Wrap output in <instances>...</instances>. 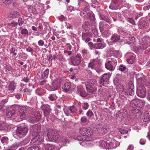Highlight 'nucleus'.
Here are the masks:
<instances>
[{"instance_id":"obj_1","label":"nucleus","mask_w":150,"mask_h":150,"mask_svg":"<svg viewBox=\"0 0 150 150\" xmlns=\"http://www.w3.org/2000/svg\"><path fill=\"white\" fill-rule=\"evenodd\" d=\"M28 131L27 127L20 126L17 127L16 132L13 133V135L15 138L18 139L25 136Z\"/></svg>"},{"instance_id":"obj_2","label":"nucleus","mask_w":150,"mask_h":150,"mask_svg":"<svg viewBox=\"0 0 150 150\" xmlns=\"http://www.w3.org/2000/svg\"><path fill=\"white\" fill-rule=\"evenodd\" d=\"M100 145L106 149H113L119 146L120 145V143L115 140H112L111 142L108 143L102 140L100 141Z\"/></svg>"},{"instance_id":"obj_3","label":"nucleus","mask_w":150,"mask_h":150,"mask_svg":"<svg viewBox=\"0 0 150 150\" xmlns=\"http://www.w3.org/2000/svg\"><path fill=\"white\" fill-rule=\"evenodd\" d=\"M48 140L50 142H55L57 141L59 137L57 131L52 128H49L47 131Z\"/></svg>"},{"instance_id":"obj_4","label":"nucleus","mask_w":150,"mask_h":150,"mask_svg":"<svg viewBox=\"0 0 150 150\" xmlns=\"http://www.w3.org/2000/svg\"><path fill=\"white\" fill-rule=\"evenodd\" d=\"M100 67V64L98 60H93L88 64V67L95 70L98 73L101 71Z\"/></svg>"},{"instance_id":"obj_5","label":"nucleus","mask_w":150,"mask_h":150,"mask_svg":"<svg viewBox=\"0 0 150 150\" xmlns=\"http://www.w3.org/2000/svg\"><path fill=\"white\" fill-rule=\"evenodd\" d=\"M111 76V74L109 73L105 74L103 75L102 77L99 81V86L101 87L103 86H107L105 85L109 83V79Z\"/></svg>"},{"instance_id":"obj_6","label":"nucleus","mask_w":150,"mask_h":150,"mask_svg":"<svg viewBox=\"0 0 150 150\" xmlns=\"http://www.w3.org/2000/svg\"><path fill=\"white\" fill-rule=\"evenodd\" d=\"M79 130L80 134L84 136H90L93 133V130L90 127H81Z\"/></svg>"},{"instance_id":"obj_7","label":"nucleus","mask_w":150,"mask_h":150,"mask_svg":"<svg viewBox=\"0 0 150 150\" xmlns=\"http://www.w3.org/2000/svg\"><path fill=\"white\" fill-rule=\"evenodd\" d=\"M116 89L119 93L120 96L123 99L127 98V94L125 92L124 86L120 84L116 86Z\"/></svg>"},{"instance_id":"obj_8","label":"nucleus","mask_w":150,"mask_h":150,"mask_svg":"<svg viewBox=\"0 0 150 150\" xmlns=\"http://www.w3.org/2000/svg\"><path fill=\"white\" fill-rule=\"evenodd\" d=\"M137 94L138 96L142 98H144L146 96V91L144 86L140 85L137 87Z\"/></svg>"},{"instance_id":"obj_9","label":"nucleus","mask_w":150,"mask_h":150,"mask_svg":"<svg viewBox=\"0 0 150 150\" xmlns=\"http://www.w3.org/2000/svg\"><path fill=\"white\" fill-rule=\"evenodd\" d=\"M42 132L38 133V134L35 137L33 138L31 142V143L34 145L39 144L40 142L43 141L44 138V136L40 135L43 134Z\"/></svg>"},{"instance_id":"obj_10","label":"nucleus","mask_w":150,"mask_h":150,"mask_svg":"<svg viewBox=\"0 0 150 150\" xmlns=\"http://www.w3.org/2000/svg\"><path fill=\"white\" fill-rule=\"evenodd\" d=\"M95 83V81L94 79H92L89 81L88 84L86 86V89L88 92L92 93L96 91V88L92 87Z\"/></svg>"},{"instance_id":"obj_11","label":"nucleus","mask_w":150,"mask_h":150,"mask_svg":"<svg viewBox=\"0 0 150 150\" xmlns=\"http://www.w3.org/2000/svg\"><path fill=\"white\" fill-rule=\"evenodd\" d=\"M81 56L77 54L76 56H72L71 57L72 64L76 66L80 64Z\"/></svg>"},{"instance_id":"obj_12","label":"nucleus","mask_w":150,"mask_h":150,"mask_svg":"<svg viewBox=\"0 0 150 150\" xmlns=\"http://www.w3.org/2000/svg\"><path fill=\"white\" fill-rule=\"evenodd\" d=\"M19 108L18 105H15L10 108L9 110H7V116L8 118L13 116L15 114V110H16Z\"/></svg>"},{"instance_id":"obj_13","label":"nucleus","mask_w":150,"mask_h":150,"mask_svg":"<svg viewBox=\"0 0 150 150\" xmlns=\"http://www.w3.org/2000/svg\"><path fill=\"white\" fill-rule=\"evenodd\" d=\"M75 140L81 142H79V143L82 146H86L89 142L82 136H79L77 137Z\"/></svg>"},{"instance_id":"obj_14","label":"nucleus","mask_w":150,"mask_h":150,"mask_svg":"<svg viewBox=\"0 0 150 150\" xmlns=\"http://www.w3.org/2000/svg\"><path fill=\"white\" fill-rule=\"evenodd\" d=\"M41 107L45 116H47L50 113L52 109L49 105H42Z\"/></svg>"},{"instance_id":"obj_15","label":"nucleus","mask_w":150,"mask_h":150,"mask_svg":"<svg viewBox=\"0 0 150 150\" xmlns=\"http://www.w3.org/2000/svg\"><path fill=\"white\" fill-rule=\"evenodd\" d=\"M109 130L108 127L105 125L101 126L100 127L97 129V131L98 133L101 134H104L107 133Z\"/></svg>"},{"instance_id":"obj_16","label":"nucleus","mask_w":150,"mask_h":150,"mask_svg":"<svg viewBox=\"0 0 150 150\" xmlns=\"http://www.w3.org/2000/svg\"><path fill=\"white\" fill-rule=\"evenodd\" d=\"M77 93L80 96L83 97H85L87 95L84 88L81 86H78L77 88Z\"/></svg>"},{"instance_id":"obj_17","label":"nucleus","mask_w":150,"mask_h":150,"mask_svg":"<svg viewBox=\"0 0 150 150\" xmlns=\"http://www.w3.org/2000/svg\"><path fill=\"white\" fill-rule=\"evenodd\" d=\"M107 27V29H109L110 28L108 24H105L103 22H101L99 24V28L100 32L102 33H103V34L105 36H108L109 35H107L106 34V32L103 33V28L105 27Z\"/></svg>"},{"instance_id":"obj_18","label":"nucleus","mask_w":150,"mask_h":150,"mask_svg":"<svg viewBox=\"0 0 150 150\" xmlns=\"http://www.w3.org/2000/svg\"><path fill=\"white\" fill-rule=\"evenodd\" d=\"M148 44L146 41H142L139 43V45L138 47H135L137 49V51H139L140 50H145L147 48Z\"/></svg>"},{"instance_id":"obj_19","label":"nucleus","mask_w":150,"mask_h":150,"mask_svg":"<svg viewBox=\"0 0 150 150\" xmlns=\"http://www.w3.org/2000/svg\"><path fill=\"white\" fill-rule=\"evenodd\" d=\"M40 126L39 125H33L32 127L31 130L33 135L37 134L40 131Z\"/></svg>"},{"instance_id":"obj_20","label":"nucleus","mask_w":150,"mask_h":150,"mask_svg":"<svg viewBox=\"0 0 150 150\" xmlns=\"http://www.w3.org/2000/svg\"><path fill=\"white\" fill-rule=\"evenodd\" d=\"M11 127L8 124L1 122L0 123V129L2 130H8L11 129Z\"/></svg>"},{"instance_id":"obj_21","label":"nucleus","mask_w":150,"mask_h":150,"mask_svg":"<svg viewBox=\"0 0 150 150\" xmlns=\"http://www.w3.org/2000/svg\"><path fill=\"white\" fill-rule=\"evenodd\" d=\"M143 119L146 123H149L150 121V113L147 111L145 112L143 117Z\"/></svg>"},{"instance_id":"obj_22","label":"nucleus","mask_w":150,"mask_h":150,"mask_svg":"<svg viewBox=\"0 0 150 150\" xmlns=\"http://www.w3.org/2000/svg\"><path fill=\"white\" fill-rule=\"evenodd\" d=\"M120 36L119 35L116 34H113L110 38V40L112 42L114 43L120 40Z\"/></svg>"},{"instance_id":"obj_23","label":"nucleus","mask_w":150,"mask_h":150,"mask_svg":"<svg viewBox=\"0 0 150 150\" xmlns=\"http://www.w3.org/2000/svg\"><path fill=\"white\" fill-rule=\"evenodd\" d=\"M139 25L141 29L146 28L148 27V25L146 22L144 20H141L139 22Z\"/></svg>"},{"instance_id":"obj_24","label":"nucleus","mask_w":150,"mask_h":150,"mask_svg":"<svg viewBox=\"0 0 150 150\" xmlns=\"http://www.w3.org/2000/svg\"><path fill=\"white\" fill-rule=\"evenodd\" d=\"M106 63L105 64V67L106 69L109 70L111 71H113L114 69V65L111 63L107 61H106Z\"/></svg>"},{"instance_id":"obj_25","label":"nucleus","mask_w":150,"mask_h":150,"mask_svg":"<svg viewBox=\"0 0 150 150\" xmlns=\"http://www.w3.org/2000/svg\"><path fill=\"white\" fill-rule=\"evenodd\" d=\"M19 115L21 118L23 120L25 119L26 117L27 112L25 108H24L20 111Z\"/></svg>"},{"instance_id":"obj_26","label":"nucleus","mask_w":150,"mask_h":150,"mask_svg":"<svg viewBox=\"0 0 150 150\" xmlns=\"http://www.w3.org/2000/svg\"><path fill=\"white\" fill-rule=\"evenodd\" d=\"M59 141L60 143V144L62 145L61 146H64L66 145L67 143H68L69 141L68 139H67L65 137H62L59 139Z\"/></svg>"},{"instance_id":"obj_27","label":"nucleus","mask_w":150,"mask_h":150,"mask_svg":"<svg viewBox=\"0 0 150 150\" xmlns=\"http://www.w3.org/2000/svg\"><path fill=\"white\" fill-rule=\"evenodd\" d=\"M71 87V85L69 82H67L64 84L62 87L63 90L65 92L68 91Z\"/></svg>"},{"instance_id":"obj_28","label":"nucleus","mask_w":150,"mask_h":150,"mask_svg":"<svg viewBox=\"0 0 150 150\" xmlns=\"http://www.w3.org/2000/svg\"><path fill=\"white\" fill-rule=\"evenodd\" d=\"M16 85L14 81L11 82L8 86V90L11 92L13 91L16 88Z\"/></svg>"},{"instance_id":"obj_29","label":"nucleus","mask_w":150,"mask_h":150,"mask_svg":"<svg viewBox=\"0 0 150 150\" xmlns=\"http://www.w3.org/2000/svg\"><path fill=\"white\" fill-rule=\"evenodd\" d=\"M136 100L137 101V107L142 108L145 104V102L144 100L139 99H136Z\"/></svg>"},{"instance_id":"obj_30","label":"nucleus","mask_w":150,"mask_h":150,"mask_svg":"<svg viewBox=\"0 0 150 150\" xmlns=\"http://www.w3.org/2000/svg\"><path fill=\"white\" fill-rule=\"evenodd\" d=\"M19 13L17 11H12L10 14L9 17L10 18H15L19 16Z\"/></svg>"},{"instance_id":"obj_31","label":"nucleus","mask_w":150,"mask_h":150,"mask_svg":"<svg viewBox=\"0 0 150 150\" xmlns=\"http://www.w3.org/2000/svg\"><path fill=\"white\" fill-rule=\"evenodd\" d=\"M105 46V45L103 44V42H102L96 43L94 45V47L96 49H102L104 48Z\"/></svg>"},{"instance_id":"obj_32","label":"nucleus","mask_w":150,"mask_h":150,"mask_svg":"<svg viewBox=\"0 0 150 150\" xmlns=\"http://www.w3.org/2000/svg\"><path fill=\"white\" fill-rule=\"evenodd\" d=\"M45 90L42 88L37 89L35 91V93L36 94L39 95H42L45 93Z\"/></svg>"},{"instance_id":"obj_33","label":"nucleus","mask_w":150,"mask_h":150,"mask_svg":"<svg viewBox=\"0 0 150 150\" xmlns=\"http://www.w3.org/2000/svg\"><path fill=\"white\" fill-rule=\"evenodd\" d=\"M100 18L101 20L106 21L110 24L111 23V21L110 20V19L108 17L105 16L104 15H101Z\"/></svg>"},{"instance_id":"obj_34","label":"nucleus","mask_w":150,"mask_h":150,"mask_svg":"<svg viewBox=\"0 0 150 150\" xmlns=\"http://www.w3.org/2000/svg\"><path fill=\"white\" fill-rule=\"evenodd\" d=\"M135 61V57L133 56H130L128 58L127 61L128 63L129 64H132Z\"/></svg>"},{"instance_id":"obj_35","label":"nucleus","mask_w":150,"mask_h":150,"mask_svg":"<svg viewBox=\"0 0 150 150\" xmlns=\"http://www.w3.org/2000/svg\"><path fill=\"white\" fill-rule=\"evenodd\" d=\"M137 102L136 99L132 100L130 103V106L134 108H135L137 107Z\"/></svg>"},{"instance_id":"obj_36","label":"nucleus","mask_w":150,"mask_h":150,"mask_svg":"<svg viewBox=\"0 0 150 150\" xmlns=\"http://www.w3.org/2000/svg\"><path fill=\"white\" fill-rule=\"evenodd\" d=\"M49 73V69H46L44 71L42 75V77L43 79L47 78L48 76Z\"/></svg>"},{"instance_id":"obj_37","label":"nucleus","mask_w":150,"mask_h":150,"mask_svg":"<svg viewBox=\"0 0 150 150\" xmlns=\"http://www.w3.org/2000/svg\"><path fill=\"white\" fill-rule=\"evenodd\" d=\"M120 16L121 15L120 14L116 13H115L113 16H112V17L113 19V21H116L120 19Z\"/></svg>"},{"instance_id":"obj_38","label":"nucleus","mask_w":150,"mask_h":150,"mask_svg":"<svg viewBox=\"0 0 150 150\" xmlns=\"http://www.w3.org/2000/svg\"><path fill=\"white\" fill-rule=\"evenodd\" d=\"M39 120L40 117L39 116V117L36 119L35 118V117H33L30 119L28 120V121L30 123H35V122L39 121Z\"/></svg>"},{"instance_id":"obj_39","label":"nucleus","mask_w":150,"mask_h":150,"mask_svg":"<svg viewBox=\"0 0 150 150\" xmlns=\"http://www.w3.org/2000/svg\"><path fill=\"white\" fill-rule=\"evenodd\" d=\"M90 35L88 31H86L83 32L82 33V38L83 40H84L86 38Z\"/></svg>"},{"instance_id":"obj_40","label":"nucleus","mask_w":150,"mask_h":150,"mask_svg":"<svg viewBox=\"0 0 150 150\" xmlns=\"http://www.w3.org/2000/svg\"><path fill=\"white\" fill-rule=\"evenodd\" d=\"M106 61L109 62L113 64H114L115 65H116V60L114 58H109L107 59Z\"/></svg>"},{"instance_id":"obj_41","label":"nucleus","mask_w":150,"mask_h":150,"mask_svg":"<svg viewBox=\"0 0 150 150\" xmlns=\"http://www.w3.org/2000/svg\"><path fill=\"white\" fill-rule=\"evenodd\" d=\"M81 121L83 123H88L89 122V120H88L85 117H83L81 118Z\"/></svg>"},{"instance_id":"obj_42","label":"nucleus","mask_w":150,"mask_h":150,"mask_svg":"<svg viewBox=\"0 0 150 150\" xmlns=\"http://www.w3.org/2000/svg\"><path fill=\"white\" fill-rule=\"evenodd\" d=\"M70 112L71 113H76L77 111V109L74 106H71L69 108Z\"/></svg>"},{"instance_id":"obj_43","label":"nucleus","mask_w":150,"mask_h":150,"mask_svg":"<svg viewBox=\"0 0 150 150\" xmlns=\"http://www.w3.org/2000/svg\"><path fill=\"white\" fill-rule=\"evenodd\" d=\"M64 112L66 114V115L67 116L69 115L70 112V111L69 110V108H65L64 109Z\"/></svg>"},{"instance_id":"obj_44","label":"nucleus","mask_w":150,"mask_h":150,"mask_svg":"<svg viewBox=\"0 0 150 150\" xmlns=\"http://www.w3.org/2000/svg\"><path fill=\"white\" fill-rule=\"evenodd\" d=\"M86 115L90 118L92 116L94 115L93 112L90 110H88L86 113Z\"/></svg>"},{"instance_id":"obj_45","label":"nucleus","mask_w":150,"mask_h":150,"mask_svg":"<svg viewBox=\"0 0 150 150\" xmlns=\"http://www.w3.org/2000/svg\"><path fill=\"white\" fill-rule=\"evenodd\" d=\"M42 115L40 114V113L39 112H36L35 113L34 115V117H35V118L36 119L38 118L39 117V116L40 117V118H41Z\"/></svg>"},{"instance_id":"obj_46","label":"nucleus","mask_w":150,"mask_h":150,"mask_svg":"<svg viewBox=\"0 0 150 150\" xmlns=\"http://www.w3.org/2000/svg\"><path fill=\"white\" fill-rule=\"evenodd\" d=\"M131 88L130 89V90L129 92V95L130 96H132L133 95V93L134 92L133 91V87L134 86L133 84H131Z\"/></svg>"},{"instance_id":"obj_47","label":"nucleus","mask_w":150,"mask_h":150,"mask_svg":"<svg viewBox=\"0 0 150 150\" xmlns=\"http://www.w3.org/2000/svg\"><path fill=\"white\" fill-rule=\"evenodd\" d=\"M27 150H39V148L37 146H32L29 147Z\"/></svg>"},{"instance_id":"obj_48","label":"nucleus","mask_w":150,"mask_h":150,"mask_svg":"<svg viewBox=\"0 0 150 150\" xmlns=\"http://www.w3.org/2000/svg\"><path fill=\"white\" fill-rule=\"evenodd\" d=\"M8 140V139L7 137H3L1 139V142L2 143L4 144H5L6 143Z\"/></svg>"},{"instance_id":"obj_49","label":"nucleus","mask_w":150,"mask_h":150,"mask_svg":"<svg viewBox=\"0 0 150 150\" xmlns=\"http://www.w3.org/2000/svg\"><path fill=\"white\" fill-rule=\"evenodd\" d=\"M127 20L128 22H129L131 23L133 25L135 24V21L132 18H127Z\"/></svg>"},{"instance_id":"obj_50","label":"nucleus","mask_w":150,"mask_h":150,"mask_svg":"<svg viewBox=\"0 0 150 150\" xmlns=\"http://www.w3.org/2000/svg\"><path fill=\"white\" fill-rule=\"evenodd\" d=\"M24 23V22L23 21L22 18H19L18 20V24L19 26H21Z\"/></svg>"},{"instance_id":"obj_51","label":"nucleus","mask_w":150,"mask_h":150,"mask_svg":"<svg viewBox=\"0 0 150 150\" xmlns=\"http://www.w3.org/2000/svg\"><path fill=\"white\" fill-rule=\"evenodd\" d=\"M18 23L14 21H13L9 23V25L12 27H15L17 25Z\"/></svg>"},{"instance_id":"obj_52","label":"nucleus","mask_w":150,"mask_h":150,"mask_svg":"<svg viewBox=\"0 0 150 150\" xmlns=\"http://www.w3.org/2000/svg\"><path fill=\"white\" fill-rule=\"evenodd\" d=\"M21 33L23 35H27L28 33V30L26 29H23L21 31Z\"/></svg>"},{"instance_id":"obj_53","label":"nucleus","mask_w":150,"mask_h":150,"mask_svg":"<svg viewBox=\"0 0 150 150\" xmlns=\"http://www.w3.org/2000/svg\"><path fill=\"white\" fill-rule=\"evenodd\" d=\"M126 69V68L125 66L123 65H120L119 67V70L121 71H124Z\"/></svg>"},{"instance_id":"obj_54","label":"nucleus","mask_w":150,"mask_h":150,"mask_svg":"<svg viewBox=\"0 0 150 150\" xmlns=\"http://www.w3.org/2000/svg\"><path fill=\"white\" fill-rule=\"evenodd\" d=\"M88 107V105L87 103H83L82 105V108L83 109L86 110L87 109Z\"/></svg>"},{"instance_id":"obj_55","label":"nucleus","mask_w":150,"mask_h":150,"mask_svg":"<svg viewBox=\"0 0 150 150\" xmlns=\"http://www.w3.org/2000/svg\"><path fill=\"white\" fill-rule=\"evenodd\" d=\"M47 59L49 61L52 62L53 59V56L51 54H50L47 56Z\"/></svg>"},{"instance_id":"obj_56","label":"nucleus","mask_w":150,"mask_h":150,"mask_svg":"<svg viewBox=\"0 0 150 150\" xmlns=\"http://www.w3.org/2000/svg\"><path fill=\"white\" fill-rule=\"evenodd\" d=\"M65 18H66L62 15L59 16L58 17V19L61 21H63L65 20Z\"/></svg>"},{"instance_id":"obj_57","label":"nucleus","mask_w":150,"mask_h":150,"mask_svg":"<svg viewBox=\"0 0 150 150\" xmlns=\"http://www.w3.org/2000/svg\"><path fill=\"white\" fill-rule=\"evenodd\" d=\"M47 146L48 148V150H53L55 148V146H53L50 144H49Z\"/></svg>"},{"instance_id":"obj_58","label":"nucleus","mask_w":150,"mask_h":150,"mask_svg":"<svg viewBox=\"0 0 150 150\" xmlns=\"http://www.w3.org/2000/svg\"><path fill=\"white\" fill-rule=\"evenodd\" d=\"M49 145V144H42V148L43 150H48V147L47 146H47V145Z\"/></svg>"},{"instance_id":"obj_59","label":"nucleus","mask_w":150,"mask_h":150,"mask_svg":"<svg viewBox=\"0 0 150 150\" xmlns=\"http://www.w3.org/2000/svg\"><path fill=\"white\" fill-rule=\"evenodd\" d=\"M38 44L40 46H43L44 44V42L42 40H40L38 42Z\"/></svg>"},{"instance_id":"obj_60","label":"nucleus","mask_w":150,"mask_h":150,"mask_svg":"<svg viewBox=\"0 0 150 150\" xmlns=\"http://www.w3.org/2000/svg\"><path fill=\"white\" fill-rule=\"evenodd\" d=\"M24 92L25 94L29 95H30L31 93V91L29 90H28L27 88L24 90Z\"/></svg>"},{"instance_id":"obj_61","label":"nucleus","mask_w":150,"mask_h":150,"mask_svg":"<svg viewBox=\"0 0 150 150\" xmlns=\"http://www.w3.org/2000/svg\"><path fill=\"white\" fill-rule=\"evenodd\" d=\"M120 132L122 134H127L128 133V131H126L124 129H121L120 130Z\"/></svg>"},{"instance_id":"obj_62","label":"nucleus","mask_w":150,"mask_h":150,"mask_svg":"<svg viewBox=\"0 0 150 150\" xmlns=\"http://www.w3.org/2000/svg\"><path fill=\"white\" fill-rule=\"evenodd\" d=\"M26 50L28 52H30L32 54L33 53V50L31 47H28V48H26Z\"/></svg>"},{"instance_id":"obj_63","label":"nucleus","mask_w":150,"mask_h":150,"mask_svg":"<svg viewBox=\"0 0 150 150\" xmlns=\"http://www.w3.org/2000/svg\"><path fill=\"white\" fill-rule=\"evenodd\" d=\"M145 143V140L144 139H141L139 141L140 144L142 145H144Z\"/></svg>"},{"instance_id":"obj_64","label":"nucleus","mask_w":150,"mask_h":150,"mask_svg":"<svg viewBox=\"0 0 150 150\" xmlns=\"http://www.w3.org/2000/svg\"><path fill=\"white\" fill-rule=\"evenodd\" d=\"M133 149H134L133 145L132 144H130L129 146L127 149V150H132Z\"/></svg>"}]
</instances>
